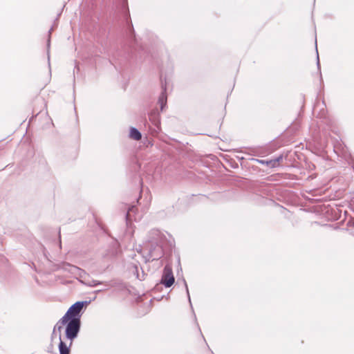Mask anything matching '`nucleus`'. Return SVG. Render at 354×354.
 I'll list each match as a JSON object with an SVG mask.
<instances>
[{
  "label": "nucleus",
  "mask_w": 354,
  "mask_h": 354,
  "mask_svg": "<svg viewBox=\"0 0 354 354\" xmlns=\"http://www.w3.org/2000/svg\"><path fill=\"white\" fill-rule=\"evenodd\" d=\"M161 254H153V253L151 254V257L153 258V259H156L160 257Z\"/></svg>",
  "instance_id": "obj_7"
},
{
  "label": "nucleus",
  "mask_w": 354,
  "mask_h": 354,
  "mask_svg": "<svg viewBox=\"0 0 354 354\" xmlns=\"http://www.w3.org/2000/svg\"><path fill=\"white\" fill-rule=\"evenodd\" d=\"M282 158L280 157L279 158H277V159H274V160H271L270 161H266V160H258L260 163L261 164H266L268 166L270 167H276L277 165H278V163H279V161L280 159H281Z\"/></svg>",
  "instance_id": "obj_5"
},
{
  "label": "nucleus",
  "mask_w": 354,
  "mask_h": 354,
  "mask_svg": "<svg viewBox=\"0 0 354 354\" xmlns=\"http://www.w3.org/2000/svg\"><path fill=\"white\" fill-rule=\"evenodd\" d=\"M129 212H128V213H127V220H129Z\"/></svg>",
  "instance_id": "obj_11"
},
{
  "label": "nucleus",
  "mask_w": 354,
  "mask_h": 354,
  "mask_svg": "<svg viewBox=\"0 0 354 354\" xmlns=\"http://www.w3.org/2000/svg\"><path fill=\"white\" fill-rule=\"evenodd\" d=\"M80 319H71L68 321L66 325V337L71 341L70 345L73 341L77 337L80 330Z\"/></svg>",
  "instance_id": "obj_2"
},
{
  "label": "nucleus",
  "mask_w": 354,
  "mask_h": 354,
  "mask_svg": "<svg viewBox=\"0 0 354 354\" xmlns=\"http://www.w3.org/2000/svg\"><path fill=\"white\" fill-rule=\"evenodd\" d=\"M71 269H72V270H78V268H77L74 267V266L71 267Z\"/></svg>",
  "instance_id": "obj_9"
},
{
  "label": "nucleus",
  "mask_w": 354,
  "mask_h": 354,
  "mask_svg": "<svg viewBox=\"0 0 354 354\" xmlns=\"http://www.w3.org/2000/svg\"><path fill=\"white\" fill-rule=\"evenodd\" d=\"M317 65H318V66L319 65V57H318V56H317Z\"/></svg>",
  "instance_id": "obj_10"
},
{
  "label": "nucleus",
  "mask_w": 354,
  "mask_h": 354,
  "mask_svg": "<svg viewBox=\"0 0 354 354\" xmlns=\"http://www.w3.org/2000/svg\"><path fill=\"white\" fill-rule=\"evenodd\" d=\"M158 103H159V104L160 106L161 111H162L164 107L166 105V103H167V95H166L165 91H163L161 93V95H160V96L159 97Z\"/></svg>",
  "instance_id": "obj_6"
},
{
  "label": "nucleus",
  "mask_w": 354,
  "mask_h": 354,
  "mask_svg": "<svg viewBox=\"0 0 354 354\" xmlns=\"http://www.w3.org/2000/svg\"><path fill=\"white\" fill-rule=\"evenodd\" d=\"M84 306V302L77 301L72 305L66 314L59 319L53 329V334L56 333L57 330L59 332V351L60 354H69V348L66 344L62 340L61 330L62 326L65 325L69 319H80V312Z\"/></svg>",
  "instance_id": "obj_1"
},
{
  "label": "nucleus",
  "mask_w": 354,
  "mask_h": 354,
  "mask_svg": "<svg viewBox=\"0 0 354 354\" xmlns=\"http://www.w3.org/2000/svg\"><path fill=\"white\" fill-rule=\"evenodd\" d=\"M129 137L133 140H140L142 138V135L137 129L131 127L129 131Z\"/></svg>",
  "instance_id": "obj_4"
},
{
  "label": "nucleus",
  "mask_w": 354,
  "mask_h": 354,
  "mask_svg": "<svg viewBox=\"0 0 354 354\" xmlns=\"http://www.w3.org/2000/svg\"><path fill=\"white\" fill-rule=\"evenodd\" d=\"M185 287H186V290H187V294L189 295L188 288H187V286L185 281Z\"/></svg>",
  "instance_id": "obj_8"
},
{
  "label": "nucleus",
  "mask_w": 354,
  "mask_h": 354,
  "mask_svg": "<svg viewBox=\"0 0 354 354\" xmlns=\"http://www.w3.org/2000/svg\"><path fill=\"white\" fill-rule=\"evenodd\" d=\"M161 282L165 285V287L167 288L171 286L174 284V277L170 266H166L165 267Z\"/></svg>",
  "instance_id": "obj_3"
}]
</instances>
